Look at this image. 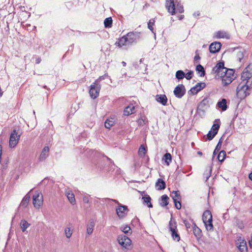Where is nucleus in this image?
Wrapping results in <instances>:
<instances>
[{
  "instance_id": "nucleus-1",
  "label": "nucleus",
  "mask_w": 252,
  "mask_h": 252,
  "mask_svg": "<svg viewBox=\"0 0 252 252\" xmlns=\"http://www.w3.org/2000/svg\"><path fill=\"white\" fill-rule=\"evenodd\" d=\"M140 32H129L126 35L122 36L116 44L121 47L136 42L140 38Z\"/></svg>"
},
{
  "instance_id": "nucleus-2",
  "label": "nucleus",
  "mask_w": 252,
  "mask_h": 252,
  "mask_svg": "<svg viewBox=\"0 0 252 252\" xmlns=\"http://www.w3.org/2000/svg\"><path fill=\"white\" fill-rule=\"evenodd\" d=\"M213 72L216 73L217 75H225L227 77L234 79V71L232 69H228L224 67L223 62H219L213 68Z\"/></svg>"
},
{
  "instance_id": "nucleus-3",
  "label": "nucleus",
  "mask_w": 252,
  "mask_h": 252,
  "mask_svg": "<svg viewBox=\"0 0 252 252\" xmlns=\"http://www.w3.org/2000/svg\"><path fill=\"white\" fill-rule=\"evenodd\" d=\"M252 90V83L248 85L247 83L241 82L237 88V96L240 99H243L250 94Z\"/></svg>"
},
{
  "instance_id": "nucleus-4",
  "label": "nucleus",
  "mask_w": 252,
  "mask_h": 252,
  "mask_svg": "<svg viewBox=\"0 0 252 252\" xmlns=\"http://www.w3.org/2000/svg\"><path fill=\"white\" fill-rule=\"evenodd\" d=\"M32 201L34 207L39 209L43 204V197L41 191L36 190L32 196Z\"/></svg>"
},
{
  "instance_id": "nucleus-5",
  "label": "nucleus",
  "mask_w": 252,
  "mask_h": 252,
  "mask_svg": "<svg viewBox=\"0 0 252 252\" xmlns=\"http://www.w3.org/2000/svg\"><path fill=\"white\" fill-rule=\"evenodd\" d=\"M117 240L119 244L126 249H129V247L131 246V240L124 234L119 235L117 238Z\"/></svg>"
},
{
  "instance_id": "nucleus-6",
  "label": "nucleus",
  "mask_w": 252,
  "mask_h": 252,
  "mask_svg": "<svg viewBox=\"0 0 252 252\" xmlns=\"http://www.w3.org/2000/svg\"><path fill=\"white\" fill-rule=\"evenodd\" d=\"M249 66L245 68L241 75V82L247 83V84H250L252 83V73L249 70Z\"/></svg>"
},
{
  "instance_id": "nucleus-7",
  "label": "nucleus",
  "mask_w": 252,
  "mask_h": 252,
  "mask_svg": "<svg viewBox=\"0 0 252 252\" xmlns=\"http://www.w3.org/2000/svg\"><path fill=\"white\" fill-rule=\"evenodd\" d=\"M101 89V85L94 84V82L91 86L89 90V94L91 97L93 99L97 98L99 94V92Z\"/></svg>"
},
{
  "instance_id": "nucleus-8",
  "label": "nucleus",
  "mask_w": 252,
  "mask_h": 252,
  "mask_svg": "<svg viewBox=\"0 0 252 252\" xmlns=\"http://www.w3.org/2000/svg\"><path fill=\"white\" fill-rule=\"evenodd\" d=\"M20 137V135L18 134L16 130H13L10 136L9 147L10 148H14L18 144Z\"/></svg>"
},
{
  "instance_id": "nucleus-9",
  "label": "nucleus",
  "mask_w": 252,
  "mask_h": 252,
  "mask_svg": "<svg viewBox=\"0 0 252 252\" xmlns=\"http://www.w3.org/2000/svg\"><path fill=\"white\" fill-rule=\"evenodd\" d=\"M237 247L241 252H247V243L244 238L239 237L235 241Z\"/></svg>"
},
{
  "instance_id": "nucleus-10",
  "label": "nucleus",
  "mask_w": 252,
  "mask_h": 252,
  "mask_svg": "<svg viewBox=\"0 0 252 252\" xmlns=\"http://www.w3.org/2000/svg\"><path fill=\"white\" fill-rule=\"evenodd\" d=\"M116 211L118 217L120 219H123L126 216L129 210L126 206L119 204Z\"/></svg>"
},
{
  "instance_id": "nucleus-11",
  "label": "nucleus",
  "mask_w": 252,
  "mask_h": 252,
  "mask_svg": "<svg viewBox=\"0 0 252 252\" xmlns=\"http://www.w3.org/2000/svg\"><path fill=\"white\" fill-rule=\"evenodd\" d=\"M171 197L174 201V203L176 209L178 210L180 209L181 208L182 205L180 202L181 197L180 196L179 191L178 190L173 191L172 192Z\"/></svg>"
},
{
  "instance_id": "nucleus-12",
  "label": "nucleus",
  "mask_w": 252,
  "mask_h": 252,
  "mask_svg": "<svg viewBox=\"0 0 252 252\" xmlns=\"http://www.w3.org/2000/svg\"><path fill=\"white\" fill-rule=\"evenodd\" d=\"M176 1L175 2L174 0H166L165 1V7L172 15L176 14Z\"/></svg>"
},
{
  "instance_id": "nucleus-13",
  "label": "nucleus",
  "mask_w": 252,
  "mask_h": 252,
  "mask_svg": "<svg viewBox=\"0 0 252 252\" xmlns=\"http://www.w3.org/2000/svg\"><path fill=\"white\" fill-rule=\"evenodd\" d=\"M186 93L185 86L183 84L178 85L174 90V95L178 98H181Z\"/></svg>"
},
{
  "instance_id": "nucleus-14",
  "label": "nucleus",
  "mask_w": 252,
  "mask_h": 252,
  "mask_svg": "<svg viewBox=\"0 0 252 252\" xmlns=\"http://www.w3.org/2000/svg\"><path fill=\"white\" fill-rule=\"evenodd\" d=\"M206 86V84L204 82L197 83L194 87L191 88L189 91V94L194 95L196 94L198 92L204 89Z\"/></svg>"
},
{
  "instance_id": "nucleus-15",
  "label": "nucleus",
  "mask_w": 252,
  "mask_h": 252,
  "mask_svg": "<svg viewBox=\"0 0 252 252\" xmlns=\"http://www.w3.org/2000/svg\"><path fill=\"white\" fill-rule=\"evenodd\" d=\"M49 151L50 149L48 146L44 147L38 157V160L39 161H44L48 157Z\"/></svg>"
},
{
  "instance_id": "nucleus-16",
  "label": "nucleus",
  "mask_w": 252,
  "mask_h": 252,
  "mask_svg": "<svg viewBox=\"0 0 252 252\" xmlns=\"http://www.w3.org/2000/svg\"><path fill=\"white\" fill-rule=\"evenodd\" d=\"M221 44L220 42L215 41L212 43L209 46V51L212 53L218 52L220 49Z\"/></svg>"
},
{
  "instance_id": "nucleus-17",
  "label": "nucleus",
  "mask_w": 252,
  "mask_h": 252,
  "mask_svg": "<svg viewBox=\"0 0 252 252\" xmlns=\"http://www.w3.org/2000/svg\"><path fill=\"white\" fill-rule=\"evenodd\" d=\"M209 107V101L207 97L204 98L198 104V110L204 111Z\"/></svg>"
},
{
  "instance_id": "nucleus-18",
  "label": "nucleus",
  "mask_w": 252,
  "mask_h": 252,
  "mask_svg": "<svg viewBox=\"0 0 252 252\" xmlns=\"http://www.w3.org/2000/svg\"><path fill=\"white\" fill-rule=\"evenodd\" d=\"M214 37L216 38L229 39L230 35L228 32L223 31H219L214 33Z\"/></svg>"
},
{
  "instance_id": "nucleus-19",
  "label": "nucleus",
  "mask_w": 252,
  "mask_h": 252,
  "mask_svg": "<svg viewBox=\"0 0 252 252\" xmlns=\"http://www.w3.org/2000/svg\"><path fill=\"white\" fill-rule=\"evenodd\" d=\"M136 112L135 107L133 104H129L126 107L124 111V115L125 116H129Z\"/></svg>"
},
{
  "instance_id": "nucleus-20",
  "label": "nucleus",
  "mask_w": 252,
  "mask_h": 252,
  "mask_svg": "<svg viewBox=\"0 0 252 252\" xmlns=\"http://www.w3.org/2000/svg\"><path fill=\"white\" fill-rule=\"evenodd\" d=\"M65 193L70 203L73 205L75 204L76 200L74 194L73 193L72 191L70 190H67L65 191Z\"/></svg>"
},
{
  "instance_id": "nucleus-21",
  "label": "nucleus",
  "mask_w": 252,
  "mask_h": 252,
  "mask_svg": "<svg viewBox=\"0 0 252 252\" xmlns=\"http://www.w3.org/2000/svg\"><path fill=\"white\" fill-rule=\"evenodd\" d=\"M227 101L225 98H222L221 101L217 103V106L220 108L222 111H225L227 109Z\"/></svg>"
},
{
  "instance_id": "nucleus-22",
  "label": "nucleus",
  "mask_w": 252,
  "mask_h": 252,
  "mask_svg": "<svg viewBox=\"0 0 252 252\" xmlns=\"http://www.w3.org/2000/svg\"><path fill=\"white\" fill-rule=\"evenodd\" d=\"M177 224L176 220L172 218V217L171 218L168 224V228L170 232L173 231L175 230H176L177 229Z\"/></svg>"
},
{
  "instance_id": "nucleus-23",
  "label": "nucleus",
  "mask_w": 252,
  "mask_h": 252,
  "mask_svg": "<svg viewBox=\"0 0 252 252\" xmlns=\"http://www.w3.org/2000/svg\"><path fill=\"white\" fill-rule=\"evenodd\" d=\"M156 100L161 103L163 105H166L167 98L165 94L157 95L156 96Z\"/></svg>"
},
{
  "instance_id": "nucleus-24",
  "label": "nucleus",
  "mask_w": 252,
  "mask_h": 252,
  "mask_svg": "<svg viewBox=\"0 0 252 252\" xmlns=\"http://www.w3.org/2000/svg\"><path fill=\"white\" fill-rule=\"evenodd\" d=\"M212 220L211 212L209 210H206L203 214L202 220L203 222Z\"/></svg>"
},
{
  "instance_id": "nucleus-25",
  "label": "nucleus",
  "mask_w": 252,
  "mask_h": 252,
  "mask_svg": "<svg viewBox=\"0 0 252 252\" xmlns=\"http://www.w3.org/2000/svg\"><path fill=\"white\" fill-rule=\"evenodd\" d=\"M219 77H220L222 79V83L223 86H227L230 84L233 80H232V78H230L226 76L225 75H218Z\"/></svg>"
},
{
  "instance_id": "nucleus-26",
  "label": "nucleus",
  "mask_w": 252,
  "mask_h": 252,
  "mask_svg": "<svg viewBox=\"0 0 252 252\" xmlns=\"http://www.w3.org/2000/svg\"><path fill=\"white\" fill-rule=\"evenodd\" d=\"M156 187L158 190L163 189L166 187L165 183L161 179H158L156 183Z\"/></svg>"
},
{
  "instance_id": "nucleus-27",
  "label": "nucleus",
  "mask_w": 252,
  "mask_h": 252,
  "mask_svg": "<svg viewBox=\"0 0 252 252\" xmlns=\"http://www.w3.org/2000/svg\"><path fill=\"white\" fill-rule=\"evenodd\" d=\"M220 121L219 119L216 120L215 121V123L213 124V125L212 126L211 130L213 132V133H215V134H217L219 129L220 126Z\"/></svg>"
},
{
  "instance_id": "nucleus-28",
  "label": "nucleus",
  "mask_w": 252,
  "mask_h": 252,
  "mask_svg": "<svg viewBox=\"0 0 252 252\" xmlns=\"http://www.w3.org/2000/svg\"><path fill=\"white\" fill-rule=\"evenodd\" d=\"M30 198V195L29 194V193H28L22 200L20 203V206L24 208L26 207L29 202Z\"/></svg>"
},
{
  "instance_id": "nucleus-29",
  "label": "nucleus",
  "mask_w": 252,
  "mask_h": 252,
  "mask_svg": "<svg viewBox=\"0 0 252 252\" xmlns=\"http://www.w3.org/2000/svg\"><path fill=\"white\" fill-rule=\"evenodd\" d=\"M169 197L166 195H163L161 197L160 205L162 207L167 206L168 204Z\"/></svg>"
},
{
  "instance_id": "nucleus-30",
  "label": "nucleus",
  "mask_w": 252,
  "mask_h": 252,
  "mask_svg": "<svg viewBox=\"0 0 252 252\" xmlns=\"http://www.w3.org/2000/svg\"><path fill=\"white\" fill-rule=\"evenodd\" d=\"M194 226L193 227V232L194 235L196 237H200L201 236V229L198 227L195 223H193Z\"/></svg>"
},
{
  "instance_id": "nucleus-31",
  "label": "nucleus",
  "mask_w": 252,
  "mask_h": 252,
  "mask_svg": "<svg viewBox=\"0 0 252 252\" xmlns=\"http://www.w3.org/2000/svg\"><path fill=\"white\" fill-rule=\"evenodd\" d=\"M162 159L164 160L167 165H169L170 163L171 162L172 160V157L171 154L168 153H166L163 156Z\"/></svg>"
},
{
  "instance_id": "nucleus-32",
  "label": "nucleus",
  "mask_w": 252,
  "mask_h": 252,
  "mask_svg": "<svg viewBox=\"0 0 252 252\" xmlns=\"http://www.w3.org/2000/svg\"><path fill=\"white\" fill-rule=\"evenodd\" d=\"M142 200L143 202L148 206L149 208H152L153 205L151 203V198L149 195H146L142 197Z\"/></svg>"
},
{
  "instance_id": "nucleus-33",
  "label": "nucleus",
  "mask_w": 252,
  "mask_h": 252,
  "mask_svg": "<svg viewBox=\"0 0 252 252\" xmlns=\"http://www.w3.org/2000/svg\"><path fill=\"white\" fill-rule=\"evenodd\" d=\"M30 224L25 220H21L20 226L22 231L24 232L27 228L30 226Z\"/></svg>"
},
{
  "instance_id": "nucleus-34",
  "label": "nucleus",
  "mask_w": 252,
  "mask_h": 252,
  "mask_svg": "<svg viewBox=\"0 0 252 252\" xmlns=\"http://www.w3.org/2000/svg\"><path fill=\"white\" fill-rule=\"evenodd\" d=\"M115 124V121L113 119H107L104 124L105 127L106 128L110 129Z\"/></svg>"
},
{
  "instance_id": "nucleus-35",
  "label": "nucleus",
  "mask_w": 252,
  "mask_h": 252,
  "mask_svg": "<svg viewBox=\"0 0 252 252\" xmlns=\"http://www.w3.org/2000/svg\"><path fill=\"white\" fill-rule=\"evenodd\" d=\"M196 70L198 73H201L200 74V76L203 77L204 76L205 74V72L204 67L201 64H198L196 66Z\"/></svg>"
},
{
  "instance_id": "nucleus-36",
  "label": "nucleus",
  "mask_w": 252,
  "mask_h": 252,
  "mask_svg": "<svg viewBox=\"0 0 252 252\" xmlns=\"http://www.w3.org/2000/svg\"><path fill=\"white\" fill-rule=\"evenodd\" d=\"M176 11L182 13L184 12V9L183 5L180 2L176 1Z\"/></svg>"
},
{
  "instance_id": "nucleus-37",
  "label": "nucleus",
  "mask_w": 252,
  "mask_h": 252,
  "mask_svg": "<svg viewBox=\"0 0 252 252\" xmlns=\"http://www.w3.org/2000/svg\"><path fill=\"white\" fill-rule=\"evenodd\" d=\"M204 223L207 230L212 231L213 230L214 227L212 223V220H211L205 221Z\"/></svg>"
},
{
  "instance_id": "nucleus-38",
  "label": "nucleus",
  "mask_w": 252,
  "mask_h": 252,
  "mask_svg": "<svg viewBox=\"0 0 252 252\" xmlns=\"http://www.w3.org/2000/svg\"><path fill=\"white\" fill-rule=\"evenodd\" d=\"M225 157H226V153L224 151L222 150V151H221L220 152V153L218 156V159L220 161L222 162L225 158Z\"/></svg>"
},
{
  "instance_id": "nucleus-39",
  "label": "nucleus",
  "mask_w": 252,
  "mask_h": 252,
  "mask_svg": "<svg viewBox=\"0 0 252 252\" xmlns=\"http://www.w3.org/2000/svg\"><path fill=\"white\" fill-rule=\"evenodd\" d=\"M65 236L67 238H70L72 234L73 230L70 227H66L64 230Z\"/></svg>"
},
{
  "instance_id": "nucleus-40",
  "label": "nucleus",
  "mask_w": 252,
  "mask_h": 252,
  "mask_svg": "<svg viewBox=\"0 0 252 252\" xmlns=\"http://www.w3.org/2000/svg\"><path fill=\"white\" fill-rule=\"evenodd\" d=\"M112 24L111 17L106 18L104 21V24L105 28H110Z\"/></svg>"
},
{
  "instance_id": "nucleus-41",
  "label": "nucleus",
  "mask_w": 252,
  "mask_h": 252,
  "mask_svg": "<svg viewBox=\"0 0 252 252\" xmlns=\"http://www.w3.org/2000/svg\"><path fill=\"white\" fill-rule=\"evenodd\" d=\"M171 236L174 240L179 241L180 237L178 233L177 229L176 230L171 232Z\"/></svg>"
},
{
  "instance_id": "nucleus-42",
  "label": "nucleus",
  "mask_w": 252,
  "mask_h": 252,
  "mask_svg": "<svg viewBox=\"0 0 252 252\" xmlns=\"http://www.w3.org/2000/svg\"><path fill=\"white\" fill-rule=\"evenodd\" d=\"M185 77V73L182 70H178L176 72V78L178 80H181Z\"/></svg>"
},
{
  "instance_id": "nucleus-43",
  "label": "nucleus",
  "mask_w": 252,
  "mask_h": 252,
  "mask_svg": "<svg viewBox=\"0 0 252 252\" xmlns=\"http://www.w3.org/2000/svg\"><path fill=\"white\" fill-rule=\"evenodd\" d=\"M146 152V149L144 145H141L138 151L139 155L142 157H144Z\"/></svg>"
},
{
  "instance_id": "nucleus-44",
  "label": "nucleus",
  "mask_w": 252,
  "mask_h": 252,
  "mask_svg": "<svg viewBox=\"0 0 252 252\" xmlns=\"http://www.w3.org/2000/svg\"><path fill=\"white\" fill-rule=\"evenodd\" d=\"M94 226V222H91L88 226L87 228V233L88 235H91L93 233Z\"/></svg>"
},
{
  "instance_id": "nucleus-45",
  "label": "nucleus",
  "mask_w": 252,
  "mask_h": 252,
  "mask_svg": "<svg viewBox=\"0 0 252 252\" xmlns=\"http://www.w3.org/2000/svg\"><path fill=\"white\" fill-rule=\"evenodd\" d=\"M147 122V118L145 117H142L140 118L138 121L137 123L139 126H144Z\"/></svg>"
},
{
  "instance_id": "nucleus-46",
  "label": "nucleus",
  "mask_w": 252,
  "mask_h": 252,
  "mask_svg": "<svg viewBox=\"0 0 252 252\" xmlns=\"http://www.w3.org/2000/svg\"><path fill=\"white\" fill-rule=\"evenodd\" d=\"M235 223H236V225L240 229H242L244 228V225L243 222L242 220H240L236 219Z\"/></svg>"
},
{
  "instance_id": "nucleus-47",
  "label": "nucleus",
  "mask_w": 252,
  "mask_h": 252,
  "mask_svg": "<svg viewBox=\"0 0 252 252\" xmlns=\"http://www.w3.org/2000/svg\"><path fill=\"white\" fill-rule=\"evenodd\" d=\"M107 76V74H104V75L99 76L98 78H97L96 80L94 81V84H96L98 85H100V82L101 80H104L105 78Z\"/></svg>"
},
{
  "instance_id": "nucleus-48",
  "label": "nucleus",
  "mask_w": 252,
  "mask_h": 252,
  "mask_svg": "<svg viewBox=\"0 0 252 252\" xmlns=\"http://www.w3.org/2000/svg\"><path fill=\"white\" fill-rule=\"evenodd\" d=\"M154 22L155 21L154 20H150L148 23V27L149 29L152 32H154L153 26L154 25Z\"/></svg>"
},
{
  "instance_id": "nucleus-49",
  "label": "nucleus",
  "mask_w": 252,
  "mask_h": 252,
  "mask_svg": "<svg viewBox=\"0 0 252 252\" xmlns=\"http://www.w3.org/2000/svg\"><path fill=\"white\" fill-rule=\"evenodd\" d=\"M216 134L211 130L209 131L207 135V139L209 140H211L215 136Z\"/></svg>"
},
{
  "instance_id": "nucleus-50",
  "label": "nucleus",
  "mask_w": 252,
  "mask_h": 252,
  "mask_svg": "<svg viewBox=\"0 0 252 252\" xmlns=\"http://www.w3.org/2000/svg\"><path fill=\"white\" fill-rule=\"evenodd\" d=\"M237 57L239 61V62H241V60L244 57V53L243 51H239L237 53Z\"/></svg>"
},
{
  "instance_id": "nucleus-51",
  "label": "nucleus",
  "mask_w": 252,
  "mask_h": 252,
  "mask_svg": "<svg viewBox=\"0 0 252 252\" xmlns=\"http://www.w3.org/2000/svg\"><path fill=\"white\" fill-rule=\"evenodd\" d=\"M211 170H206L204 173V178H206V180L208 179L211 176Z\"/></svg>"
},
{
  "instance_id": "nucleus-52",
  "label": "nucleus",
  "mask_w": 252,
  "mask_h": 252,
  "mask_svg": "<svg viewBox=\"0 0 252 252\" xmlns=\"http://www.w3.org/2000/svg\"><path fill=\"white\" fill-rule=\"evenodd\" d=\"M192 75H193V71H189L186 74H185V77H186V78L187 80H190L192 77Z\"/></svg>"
},
{
  "instance_id": "nucleus-53",
  "label": "nucleus",
  "mask_w": 252,
  "mask_h": 252,
  "mask_svg": "<svg viewBox=\"0 0 252 252\" xmlns=\"http://www.w3.org/2000/svg\"><path fill=\"white\" fill-rule=\"evenodd\" d=\"M122 230L125 233H127L130 230V227L129 226L126 225L122 227Z\"/></svg>"
},
{
  "instance_id": "nucleus-54",
  "label": "nucleus",
  "mask_w": 252,
  "mask_h": 252,
  "mask_svg": "<svg viewBox=\"0 0 252 252\" xmlns=\"http://www.w3.org/2000/svg\"><path fill=\"white\" fill-rule=\"evenodd\" d=\"M221 144H222V141H221V138L220 139V140L215 148L216 150H217V152H219V150H220L221 146Z\"/></svg>"
},
{
  "instance_id": "nucleus-55",
  "label": "nucleus",
  "mask_w": 252,
  "mask_h": 252,
  "mask_svg": "<svg viewBox=\"0 0 252 252\" xmlns=\"http://www.w3.org/2000/svg\"><path fill=\"white\" fill-rule=\"evenodd\" d=\"M83 201L85 203H88L89 202V196L87 194L83 197Z\"/></svg>"
},
{
  "instance_id": "nucleus-56",
  "label": "nucleus",
  "mask_w": 252,
  "mask_h": 252,
  "mask_svg": "<svg viewBox=\"0 0 252 252\" xmlns=\"http://www.w3.org/2000/svg\"><path fill=\"white\" fill-rule=\"evenodd\" d=\"M184 224H185V225L186 227L187 228H190V227H191V224H190L189 222H188L187 220H185L184 221Z\"/></svg>"
},
{
  "instance_id": "nucleus-57",
  "label": "nucleus",
  "mask_w": 252,
  "mask_h": 252,
  "mask_svg": "<svg viewBox=\"0 0 252 252\" xmlns=\"http://www.w3.org/2000/svg\"><path fill=\"white\" fill-rule=\"evenodd\" d=\"M65 5L68 8H70L73 5V3L72 2H66Z\"/></svg>"
},
{
  "instance_id": "nucleus-58",
  "label": "nucleus",
  "mask_w": 252,
  "mask_h": 252,
  "mask_svg": "<svg viewBox=\"0 0 252 252\" xmlns=\"http://www.w3.org/2000/svg\"><path fill=\"white\" fill-rule=\"evenodd\" d=\"M41 61V59L40 57H37L35 59V63L36 64H39Z\"/></svg>"
},
{
  "instance_id": "nucleus-59",
  "label": "nucleus",
  "mask_w": 252,
  "mask_h": 252,
  "mask_svg": "<svg viewBox=\"0 0 252 252\" xmlns=\"http://www.w3.org/2000/svg\"><path fill=\"white\" fill-rule=\"evenodd\" d=\"M200 58L199 55L198 54H196V55L195 56L194 58V61H196L197 60H200Z\"/></svg>"
},
{
  "instance_id": "nucleus-60",
  "label": "nucleus",
  "mask_w": 252,
  "mask_h": 252,
  "mask_svg": "<svg viewBox=\"0 0 252 252\" xmlns=\"http://www.w3.org/2000/svg\"><path fill=\"white\" fill-rule=\"evenodd\" d=\"M200 15V13L199 12H197V13L195 12L194 13H193V16L194 17H196L197 16H199Z\"/></svg>"
},
{
  "instance_id": "nucleus-61",
  "label": "nucleus",
  "mask_w": 252,
  "mask_h": 252,
  "mask_svg": "<svg viewBox=\"0 0 252 252\" xmlns=\"http://www.w3.org/2000/svg\"><path fill=\"white\" fill-rule=\"evenodd\" d=\"M249 179L252 181V172L249 174Z\"/></svg>"
},
{
  "instance_id": "nucleus-62",
  "label": "nucleus",
  "mask_w": 252,
  "mask_h": 252,
  "mask_svg": "<svg viewBox=\"0 0 252 252\" xmlns=\"http://www.w3.org/2000/svg\"><path fill=\"white\" fill-rule=\"evenodd\" d=\"M113 201L116 203L118 204V205H119V204H121L117 200H113Z\"/></svg>"
},
{
  "instance_id": "nucleus-63",
  "label": "nucleus",
  "mask_w": 252,
  "mask_h": 252,
  "mask_svg": "<svg viewBox=\"0 0 252 252\" xmlns=\"http://www.w3.org/2000/svg\"><path fill=\"white\" fill-rule=\"evenodd\" d=\"M122 64H123V65L124 66H126V63L125 62H124V61L122 62Z\"/></svg>"
},
{
  "instance_id": "nucleus-64",
  "label": "nucleus",
  "mask_w": 252,
  "mask_h": 252,
  "mask_svg": "<svg viewBox=\"0 0 252 252\" xmlns=\"http://www.w3.org/2000/svg\"><path fill=\"white\" fill-rule=\"evenodd\" d=\"M197 154L198 155H202V152H199V151L197 152Z\"/></svg>"
}]
</instances>
